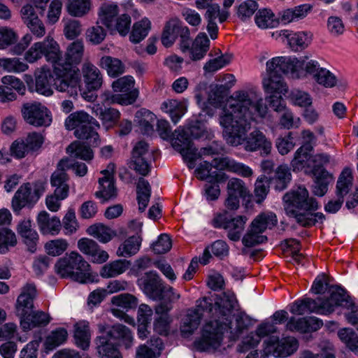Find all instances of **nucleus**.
<instances>
[{
    "mask_svg": "<svg viewBox=\"0 0 358 358\" xmlns=\"http://www.w3.org/2000/svg\"><path fill=\"white\" fill-rule=\"evenodd\" d=\"M267 110L262 97L254 89L234 92L219 118L227 143L231 146L243 145L247 152L261 150L262 155H268L272 143L261 131L254 130L245 136L252 121L257 116L264 117Z\"/></svg>",
    "mask_w": 358,
    "mask_h": 358,
    "instance_id": "obj_1",
    "label": "nucleus"
},
{
    "mask_svg": "<svg viewBox=\"0 0 358 358\" xmlns=\"http://www.w3.org/2000/svg\"><path fill=\"white\" fill-rule=\"evenodd\" d=\"M236 303L237 301L235 299L231 315L227 320L221 317L206 324L201 338L194 343L196 350L206 351L210 349H217L220 346L225 332H229L230 338L236 340L243 330L247 329L249 322L247 315L243 313L236 315L234 313Z\"/></svg>",
    "mask_w": 358,
    "mask_h": 358,
    "instance_id": "obj_2",
    "label": "nucleus"
},
{
    "mask_svg": "<svg viewBox=\"0 0 358 358\" xmlns=\"http://www.w3.org/2000/svg\"><path fill=\"white\" fill-rule=\"evenodd\" d=\"M234 302L235 296L225 293L222 294L215 303L210 297L204 296L199 299L196 302V307L187 311L180 327L182 335L186 337L192 334L199 326L204 313H207L210 317L208 322L221 317L227 320L231 315Z\"/></svg>",
    "mask_w": 358,
    "mask_h": 358,
    "instance_id": "obj_3",
    "label": "nucleus"
},
{
    "mask_svg": "<svg viewBox=\"0 0 358 358\" xmlns=\"http://www.w3.org/2000/svg\"><path fill=\"white\" fill-rule=\"evenodd\" d=\"M284 207L287 215L294 217L303 227L314 225L313 210L317 209L316 200L309 196L306 187L299 186L287 192L283 196Z\"/></svg>",
    "mask_w": 358,
    "mask_h": 358,
    "instance_id": "obj_4",
    "label": "nucleus"
},
{
    "mask_svg": "<svg viewBox=\"0 0 358 358\" xmlns=\"http://www.w3.org/2000/svg\"><path fill=\"white\" fill-rule=\"evenodd\" d=\"M296 60L297 57H275L267 61L266 77L262 80V86L266 94H285L288 92V86L278 72L288 74L292 78L298 79L294 76Z\"/></svg>",
    "mask_w": 358,
    "mask_h": 358,
    "instance_id": "obj_5",
    "label": "nucleus"
},
{
    "mask_svg": "<svg viewBox=\"0 0 358 358\" xmlns=\"http://www.w3.org/2000/svg\"><path fill=\"white\" fill-rule=\"evenodd\" d=\"M213 167L217 170L227 171L243 178H250L253 174L252 169L248 166L229 157H224L215 158L212 163L206 161L201 163L195 171L196 177L209 182H221L226 179L224 173H218L217 171H212Z\"/></svg>",
    "mask_w": 358,
    "mask_h": 358,
    "instance_id": "obj_6",
    "label": "nucleus"
},
{
    "mask_svg": "<svg viewBox=\"0 0 358 358\" xmlns=\"http://www.w3.org/2000/svg\"><path fill=\"white\" fill-rule=\"evenodd\" d=\"M90 268L83 256L74 251L59 258L55 265L56 273L62 278H70L81 283L92 281Z\"/></svg>",
    "mask_w": 358,
    "mask_h": 358,
    "instance_id": "obj_7",
    "label": "nucleus"
},
{
    "mask_svg": "<svg viewBox=\"0 0 358 358\" xmlns=\"http://www.w3.org/2000/svg\"><path fill=\"white\" fill-rule=\"evenodd\" d=\"M294 76L299 79L311 77L318 85L327 88L336 85L337 78L329 70L321 67L316 60L309 59L308 56L297 58L295 62Z\"/></svg>",
    "mask_w": 358,
    "mask_h": 358,
    "instance_id": "obj_8",
    "label": "nucleus"
},
{
    "mask_svg": "<svg viewBox=\"0 0 358 358\" xmlns=\"http://www.w3.org/2000/svg\"><path fill=\"white\" fill-rule=\"evenodd\" d=\"M65 127L74 130V135L80 139H85L92 145H97L99 136L96 131L99 129V122L83 110L71 113L65 120Z\"/></svg>",
    "mask_w": 358,
    "mask_h": 358,
    "instance_id": "obj_9",
    "label": "nucleus"
},
{
    "mask_svg": "<svg viewBox=\"0 0 358 358\" xmlns=\"http://www.w3.org/2000/svg\"><path fill=\"white\" fill-rule=\"evenodd\" d=\"M172 146L180 152L183 158L194 162L203 155H218L223 151L222 148L214 147L213 145L201 148L199 151L194 147L187 131L179 127L172 134Z\"/></svg>",
    "mask_w": 358,
    "mask_h": 358,
    "instance_id": "obj_10",
    "label": "nucleus"
},
{
    "mask_svg": "<svg viewBox=\"0 0 358 358\" xmlns=\"http://www.w3.org/2000/svg\"><path fill=\"white\" fill-rule=\"evenodd\" d=\"M278 220L275 213L264 212L258 215L250 224L246 234L242 238L243 244L247 248L262 244L267 241L263 235L267 229H271L277 224Z\"/></svg>",
    "mask_w": 358,
    "mask_h": 358,
    "instance_id": "obj_11",
    "label": "nucleus"
},
{
    "mask_svg": "<svg viewBox=\"0 0 358 358\" xmlns=\"http://www.w3.org/2000/svg\"><path fill=\"white\" fill-rule=\"evenodd\" d=\"M311 152L310 145H301L296 151L291 162V166L294 171L303 170L306 173H312L318 168L329 162V155L324 153L313 155Z\"/></svg>",
    "mask_w": 358,
    "mask_h": 358,
    "instance_id": "obj_12",
    "label": "nucleus"
},
{
    "mask_svg": "<svg viewBox=\"0 0 358 358\" xmlns=\"http://www.w3.org/2000/svg\"><path fill=\"white\" fill-rule=\"evenodd\" d=\"M178 36L180 40V50L185 52L188 50L191 43L189 29L185 26L179 18H170L164 24L161 36L162 43L166 48H169Z\"/></svg>",
    "mask_w": 358,
    "mask_h": 358,
    "instance_id": "obj_13",
    "label": "nucleus"
},
{
    "mask_svg": "<svg viewBox=\"0 0 358 358\" xmlns=\"http://www.w3.org/2000/svg\"><path fill=\"white\" fill-rule=\"evenodd\" d=\"M60 56L58 43L52 37L47 36L43 41L34 43L24 53V57L27 62L32 64L44 57L55 69V62Z\"/></svg>",
    "mask_w": 358,
    "mask_h": 358,
    "instance_id": "obj_14",
    "label": "nucleus"
},
{
    "mask_svg": "<svg viewBox=\"0 0 358 358\" xmlns=\"http://www.w3.org/2000/svg\"><path fill=\"white\" fill-rule=\"evenodd\" d=\"M44 187L41 184L29 182L22 185L12 199L13 210L19 213L27 206H33L44 192Z\"/></svg>",
    "mask_w": 358,
    "mask_h": 358,
    "instance_id": "obj_15",
    "label": "nucleus"
},
{
    "mask_svg": "<svg viewBox=\"0 0 358 358\" xmlns=\"http://www.w3.org/2000/svg\"><path fill=\"white\" fill-rule=\"evenodd\" d=\"M24 121L32 126L48 127L52 122V114L49 109L40 102L25 103L21 108Z\"/></svg>",
    "mask_w": 358,
    "mask_h": 358,
    "instance_id": "obj_16",
    "label": "nucleus"
},
{
    "mask_svg": "<svg viewBox=\"0 0 358 358\" xmlns=\"http://www.w3.org/2000/svg\"><path fill=\"white\" fill-rule=\"evenodd\" d=\"M85 52L84 43L80 40H77L69 45L65 52L64 58L62 52L59 59L55 64V71L58 74L68 73L71 69H76L73 66L80 64L83 59Z\"/></svg>",
    "mask_w": 358,
    "mask_h": 358,
    "instance_id": "obj_17",
    "label": "nucleus"
},
{
    "mask_svg": "<svg viewBox=\"0 0 358 358\" xmlns=\"http://www.w3.org/2000/svg\"><path fill=\"white\" fill-rule=\"evenodd\" d=\"M101 336L106 337L108 340L119 346H124L126 349L130 348L133 345L134 337L130 329L122 324H115L109 327L106 323L97 324Z\"/></svg>",
    "mask_w": 358,
    "mask_h": 358,
    "instance_id": "obj_18",
    "label": "nucleus"
},
{
    "mask_svg": "<svg viewBox=\"0 0 358 358\" xmlns=\"http://www.w3.org/2000/svg\"><path fill=\"white\" fill-rule=\"evenodd\" d=\"M330 296L324 300L317 298V300L310 298L295 301L290 308V312L296 315H303L306 313H315L327 315L334 311L335 305Z\"/></svg>",
    "mask_w": 358,
    "mask_h": 358,
    "instance_id": "obj_19",
    "label": "nucleus"
},
{
    "mask_svg": "<svg viewBox=\"0 0 358 358\" xmlns=\"http://www.w3.org/2000/svg\"><path fill=\"white\" fill-rule=\"evenodd\" d=\"M148 144L143 141L134 146L129 162V167L143 176L150 171L151 155L148 152Z\"/></svg>",
    "mask_w": 358,
    "mask_h": 358,
    "instance_id": "obj_20",
    "label": "nucleus"
},
{
    "mask_svg": "<svg viewBox=\"0 0 358 358\" xmlns=\"http://www.w3.org/2000/svg\"><path fill=\"white\" fill-rule=\"evenodd\" d=\"M329 292L330 299L334 301L335 308L343 307L350 312L345 314L348 322L358 331V306H355L351 298L346 294L344 289L340 287H332Z\"/></svg>",
    "mask_w": 358,
    "mask_h": 358,
    "instance_id": "obj_21",
    "label": "nucleus"
},
{
    "mask_svg": "<svg viewBox=\"0 0 358 358\" xmlns=\"http://www.w3.org/2000/svg\"><path fill=\"white\" fill-rule=\"evenodd\" d=\"M138 284L143 292L150 299L162 300L164 285L155 271L147 272L138 280Z\"/></svg>",
    "mask_w": 358,
    "mask_h": 358,
    "instance_id": "obj_22",
    "label": "nucleus"
},
{
    "mask_svg": "<svg viewBox=\"0 0 358 358\" xmlns=\"http://www.w3.org/2000/svg\"><path fill=\"white\" fill-rule=\"evenodd\" d=\"M1 83L3 85H0V102L15 101L17 96L13 90L22 96L25 94L26 87L20 78L13 76H6L1 78Z\"/></svg>",
    "mask_w": 358,
    "mask_h": 358,
    "instance_id": "obj_23",
    "label": "nucleus"
},
{
    "mask_svg": "<svg viewBox=\"0 0 358 358\" xmlns=\"http://www.w3.org/2000/svg\"><path fill=\"white\" fill-rule=\"evenodd\" d=\"M115 169V164L111 163L108 165L106 169L101 172L103 177L99 180V189L95 195L97 198L102 199L103 201L115 198L117 195L113 178Z\"/></svg>",
    "mask_w": 358,
    "mask_h": 358,
    "instance_id": "obj_24",
    "label": "nucleus"
},
{
    "mask_svg": "<svg viewBox=\"0 0 358 358\" xmlns=\"http://www.w3.org/2000/svg\"><path fill=\"white\" fill-rule=\"evenodd\" d=\"M70 165L68 159H61L58 163L57 169L51 176V185L55 187L56 194L59 195L62 199H66L69 194V187L67 184L69 177L65 171L68 170V166Z\"/></svg>",
    "mask_w": 358,
    "mask_h": 358,
    "instance_id": "obj_25",
    "label": "nucleus"
},
{
    "mask_svg": "<svg viewBox=\"0 0 358 358\" xmlns=\"http://www.w3.org/2000/svg\"><path fill=\"white\" fill-rule=\"evenodd\" d=\"M36 296V286L34 284L27 283L22 288L20 294L18 296L15 310L17 316L20 320L29 313H31L34 308V299Z\"/></svg>",
    "mask_w": 358,
    "mask_h": 358,
    "instance_id": "obj_26",
    "label": "nucleus"
},
{
    "mask_svg": "<svg viewBox=\"0 0 358 358\" xmlns=\"http://www.w3.org/2000/svg\"><path fill=\"white\" fill-rule=\"evenodd\" d=\"M78 69H71L64 75L57 73L53 69L56 78L54 80V85L57 91L68 92L71 95L76 94V88L78 85Z\"/></svg>",
    "mask_w": 358,
    "mask_h": 358,
    "instance_id": "obj_27",
    "label": "nucleus"
},
{
    "mask_svg": "<svg viewBox=\"0 0 358 358\" xmlns=\"http://www.w3.org/2000/svg\"><path fill=\"white\" fill-rule=\"evenodd\" d=\"M37 224L43 234L57 235L61 229L62 223L57 216H50L45 210L41 211L36 218Z\"/></svg>",
    "mask_w": 358,
    "mask_h": 358,
    "instance_id": "obj_28",
    "label": "nucleus"
},
{
    "mask_svg": "<svg viewBox=\"0 0 358 358\" xmlns=\"http://www.w3.org/2000/svg\"><path fill=\"white\" fill-rule=\"evenodd\" d=\"M35 90L40 94L49 96L53 94L51 87L52 78V72L49 68L43 66L35 71Z\"/></svg>",
    "mask_w": 358,
    "mask_h": 358,
    "instance_id": "obj_29",
    "label": "nucleus"
},
{
    "mask_svg": "<svg viewBox=\"0 0 358 358\" xmlns=\"http://www.w3.org/2000/svg\"><path fill=\"white\" fill-rule=\"evenodd\" d=\"M84 82L89 90L99 89L103 83L102 75L99 69L90 62H85L82 66Z\"/></svg>",
    "mask_w": 358,
    "mask_h": 358,
    "instance_id": "obj_30",
    "label": "nucleus"
},
{
    "mask_svg": "<svg viewBox=\"0 0 358 358\" xmlns=\"http://www.w3.org/2000/svg\"><path fill=\"white\" fill-rule=\"evenodd\" d=\"M185 100L167 99L161 105V110L168 113L174 124H176L187 111Z\"/></svg>",
    "mask_w": 358,
    "mask_h": 358,
    "instance_id": "obj_31",
    "label": "nucleus"
},
{
    "mask_svg": "<svg viewBox=\"0 0 358 358\" xmlns=\"http://www.w3.org/2000/svg\"><path fill=\"white\" fill-rule=\"evenodd\" d=\"M17 231L28 246L29 250L34 252L36 250L38 235L32 228L31 220L24 219L20 222L17 227Z\"/></svg>",
    "mask_w": 358,
    "mask_h": 358,
    "instance_id": "obj_32",
    "label": "nucleus"
},
{
    "mask_svg": "<svg viewBox=\"0 0 358 358\" xmlns=\"http://www.w3.org/2000/svg\"><path fill=\"white\" fill-rule=\"evenodd\" d=\"M73 339L75 345L86 350L89 348L91 340V331L89 322L80 321L75 324L73 330Z\"/></svg>",
    "mask_w": 358,
    "mask_h": 358,
    "instance_id": "obj_33",
    "label": "nucleus"
},
{
    "mask_svg": "<svg viewBox=\"0 0 358 358\" xmlns=\"http://www.w3.org/2000/svg\"><path fill=\"white\" fill-rule=\"evenodd\" d=\"M96 350L100 358H122L117 345L108 340L103 336H98L95 339Z\"/></svg>",
    "mask_w": 358,
    "mask_h": 358,
    "instance_id": "obj_34",
    "label": "nucleus"
},
{
    "mask_svg": "<svg viewBox=\"0 0 358 358\" xmlns=\"http://www.w3.org/2000/svg\"><path fill=\"white\" fill-rule=\"evenodd\" d=\"M315 173L311 174L315 177L313 192L317 196H322L326 194L328 189V185L332 181V177L327 171L322 167L317 169Z\"/></svg>",
    "mask_w": 358,
    "mask_h": 358,
    "instance_id": "obj_35",
    "label": "nucleus"
},
{
    "mask_svg": "<svg viewBox=\"0 0 358 358\" xmlns=\"http://www.w3.org/2000/svg\"><path fill=\"white\" fill-rule=\"evenodd\" d=\"M291 180L292 173L289 167L287 164H281L275 170L271 183L275 190L282 191L288 187Z\"/></svg>",
    "mask_w": 358,
    "mask_h": 358,
    "instance_id": "obj_36",
    "label": "nucleus"
},
{
    "mask_svg": "<svg viewBox=\"0 0 358 358\" xmlns=\"http://www.w3.org/2000/svg\"><path fill=\"white\" fill-rule=\"evenodd\" d=\"M50 322L49 315L43 312L37 311L29 313L20 320V325L23 330H30L34 327L45 326Z\"/></svg>",
    "mask_w": 358,
    "mask_h": 358,
    "instance_id": "obj_37",
    "label": "nucleus"
},
{
    "mask_svg": "<svg viewBox=\"0 0 358 358\" xmlns=\"http://www.w3.org/2000/svg\"><path fill=\"white\" fill-rule=\"evenodd\" d=\"M138 91L134 90L125 94H113L109 91H106L101 94L102 103L104 105L120 103L121 105L131 104L136 100Z\"/></svg>",
    "mask_w": 358,
    "mask_h": 358,
    "instance_id": "obj_38",
    "label": "nucleus"
},
{
    "mask_svg": "<svg viewBox=\"0 0 358 358\" xmlns=\"http://www.w3.org/2000/svg\"><path fill=\"white\" fill-rule=\"evenodd\" d=\"M209 49V39L206 34L200 33L194 39L191 48H189L192 60H200L206 55Z\"/></svg>",
    "mask_w": 358,
    "mask_h": 358,
    "instance_id": "obj_39",
    "label": "nucleus"
},
{
    "mask_svg": "<svg viewBox=\"0 0 358 358\" xmlns=\"http://www.w3.org/2000/svg\"><path fill=\"white\" fill-rule=\"evenodd\" d=\"M247 220V217L243 215H238L229 220V222L225 227L229 240L236 242L241 239Z\"/></svg>",
    "mask_w": 358,
    "mask_h": 358,
    "instance_id": "obj_40",
    "label": "nucleus"
},
{
    "mask_svg": "<svg viewBox=\"0 0 358 358\" xmlns=\"http://www.w3.org/2000/svg\"><path fill=\"white\" fill-rule=\"evenodd\" d=\"M279 35L285 36L287 38L291 48L294 51H299L306 48L311 41V36L303 31L289 34L288 31L282 30Z\"/></svg>",
    "mask_w": 358,
    "mask_h": 358,
    "instance_id": "obj_41",
    "label": "nucleus"
},
{
    "mask_svg": "<svg viewBox=\"0 0 358 358\" xmlns=\"http://www.w3.org/2000/svg\"><path fill=\"white\" fill-rule=\"evenodd\" d=\"M118 6L114 3L106 2L101 5L99 9V19L108 29L113 26V22L117 17Z\"/></svg>",
    "mask_w": 358,
    "mask_h": 358,
    "instance_id": "obj_42",
    "label": "nucleus"
},
{
    "mask_svg": "<svg viewBox=\"0 0 358 358\" xmlns=\"http://www.w3.org/2000/svg\"><path fill=\"white\" fill-rule=\"evenodd\" d=\"M129 266V262L126 259L115 260L105 264L102 267L100 274L103 278H113L125 272Z\"/></svg>",
    "mask_w": 358,
    "mask_h": 358,
    "instance_id": "obj_43",
    "label": "nucleus"
},
{
    "mask_svg": "<svg viewBox=\"0 0 358 358\" xmlns=\"http://www.w3.org/2000/svg\"><path fill=\"white\" fill-rule=\"evenodd\" d=\"M87 232L103 243H108L116 236V233L113 229L101 223L89 227Z\"/></svg>",
    "mask_w": 358,
    "mask_h": 358,
    "instance_id": "obj_44",
    "label": "nucleus"
},
{
    "mask_svg": "<svg viewBox=\"0 0 358 358\" xmlns=\"http://www.w3.org/2000/svg\"><path fill=\"white\" fill-rule=\"evenodd\" d=\"M66 7L70 15L81 17L90 11L92 0H67Z\"/></svg>",
    "mask_w": 358,
    "mask_h": 358,
    "instance_id": "obj_45",
    "label": "nucleus"
},
{
    "mask_svg": "<svg viewBox=\"0 0 358 358\" xmlns=\"http://www.w3.org/2000/svg\"><path fill=\"white\" fill-rule=\"evenodd\" d=\"M99 65L105 69L111 77H117L124 72V65L122 61L110 56L102 57Z\"/></svg>",
    "mask_w": 358,
    "mask_h": 358,
    "instance_id": "obj_46",
    "label": "nucleus"
},
{
    "mask_svg": "<svg viewBox=\"0 0 358 358\" xmlns=\"http://www.w3.org/2000/svg\"><path fill=\"white\" fill-rule=\"evenodd\" d=\"M141 244L140 236H131L122 243L117 250V255L119 257H130L138 252Z\"/></svg>",
    "mask_w": 358,
    "mask_h": 358,
    "instance_id": "obj_47",
    "label": "nucleus"
},
{
    "mask_svg": "<svg viewBox=\"0 0 358 358\" xmlns=\"http://www.w3.org/2000/svg\"><path fill=\"white\" fill-rule=\"evenodd\" d=\"M66 152L70 155L71 157L80 158L85 161L91 160L93 158L92 149L78 141H74L71 143L67 147Z\"/></svg>",
    "mask_w": 358,
    "mask_h": 358,
    "instance_id": "obj_48",
    "label": "nucleus"
},
{
    "mask_svg": "<svg viewBox=\"0 0 358 358\" xmlns=\"http://www.w3.org/2000/svg\"><path fill=\"white\" fill-rule=\"evenodd\" d=\"M151 193L149 182L143 178H139L137 183V199L139 210L143 212L147 207Z\"/></svg>",
    "mask_w": 358,
    "mask_h": 358,
    "instance_id": "obj_49",
    "label": "nucleus"
},
{
    "mask_svg": "<svg viewBox=\"0 0 358 358\" xmlns=\"http://www.w3.org/2000/svg\"><path fill=\"white\" fill-rule=\"evenodd\" d=\"M255 23L261 29H267L277 26L278 20L271 10L263 9L257 13Z\"/></svg>",
    "mask_w": 358,
    "mask_h": 358,
    "instance_id": "obj_50",
    "label": "nucleus"
},
{
    "mask_svg": "<svg viewBox=\"0 0 358 358\" xmlns=\"http://www.w3.org/2000/svg\"><path fill=\"white\" fill-rule=\"evenodd\" d=\"M150 27V21L146 17L134 23L130 36L131 41L136 43H139L148 35Z\"/></svg>",
    "mask_w": 358,
    "mask_h": 358,
    "instance_id": "obj_51",
    "label": "nucleus"
},
{
    "mask_svg": "<svg viewBox=\"0 0 358 358\" xmlns=\"http://www.w3.org/2000/svg\"><path fill=\"white\" fill-rule=\"evenodd\" d=\"M28 68V64L21 61L19 58L13 57L0 59V69L8 72H24L27 71Z\"/></svg>",
    "mask_w": 358,
    "mask_h": 358,
    "instance_id": "obj_52",
    "label": "nucleus"
},
{
    "mask_svg": "<svg viewBox=\"0 0 358 358\" xmlns=\"http://www.w3.org/2000/svg\"><path fill=\"white\" fill-rule=\"evenodd\" d=\"M352 176L350 169H345L340 175L337 185V196L343 197L346 195L352 186Z\"/></svg>",
    "mask_w": 358,
    "mask_h": 358,
    "instance_id": "obj_53",
    "label": "nucleus"
},
{
    "mask_svg": "<svg viewBox=\"0 0 358 358\" xmlns=\"http://www.w3.org/2000/svg\"><path fill=\"white\" fill-rule=\"evenodd\" d=\"M290 101L296 106L308 108L312 105L313 99L310 94L299 89H293L289 96Z\"/></svg>",
    "mask_w": 358,
    "mask_h": 358,
    "instance_id": "obj_54",
    "label": "nucleus"
},
{
    "mask_svg": "<svg viewBox=\"0 0 358 358\" xmlns=\"http://www.w3.org/2000/svg\"><path fill=\"white\" fill-rule=\"evenodd\" d=\"M338 336L352 352L358 355V336L352 329H340Z\"/></svg>",
    "mask_w": 358,
    "mask_h": 358,
    "instance_id": "obj_55",
    "label": "nucleus"
},
{
    "mask_svg": "<svg viewBox=\"0 0 358 358\" xmlns=\"http://www.w3.org/2000/svg\"><path fill=\"white\" fill-rule=\"evenodd\" d=\"M69 243L66 239L57 238L48 241L45 244L46 252L52 257L59 256L68 248Z\"/></svg>",
    "mask_w": 358,
    "mask_h": 358,
    "instance_id": "obj_56",
    "label": "nucleus"
},
{
    "mask_svg": "<svg viewBox=\"0 0 358 358\" xmlns=\"http://www.w3.org/2000/svg\"><path fill=\"white\" fill-rule=\"evenodd\" d=\"M68 333L65 329L59 328L47 337L45 341L46 348L49 350H52L56 347L63 344L67 338Z\"/></svg>",
    "mask_w": 358,
    "mask_h": 358,
    "instance_id": "obj_57",
    "label": "nucleus"
},
{
    "mask_svg": "<svg viewBox=\"0 0 358 358\" xmlns=\"http://www.w3.org/2000/svg\"><path fill=\"white\" fill-rule=\"evenodd\" d=\"M231 60V57L230 55H222L207 62L203 66V70L206 73H214L227 66Z\"/></svg>",
    "mask_w": 358,
    "mask_h": 358,
    "instance_id": "obj_58",
    "label": "nucleus"
},
{
    "mask_svg": "<svg viewBox=\"0 0 358 358\" xmlns=\"http://www.w3.org/2000/svg\"><path fill=\"white\" fill-rule=\"evenodd\" d=\"M17 243V238L15 233L8 229H0V252L5 253L9 247H13Z\"/></svg>",
    "mask_w": 358,
    "mask_h": 358,
    "instance_id": "obj_59",
    "label": "nucleus"
},
{
    "mask_svg": "<svg viewBox=\"0 0 358 358\" xmlns=\"http://www.w3.org/2000/svg\"><path fill=\"white\" fill-rule=\"evenodd\" d=\"M18 36L13 29L8 27H0V50H4L15 44Z\"/></svg>",
    "mask_w": 358,
    "mask_h": 358,
    "instance_id": "obj_60",
    "label": "nucleus"
},
{
    "mask_svg": "<svg viewBox=\"0 0 358 358\" xmlns=\"http://www.w3.org/2000/svg\"><path fill=\"white\" fill-rule=\"evenodd\" d=\"M298 348V341L294 337H286L279 341V352L277 355L280 357H285L296 351Z\"/></svg>",
    "mask_w": 358,
    "mask_h": 358,
    "instance_id": "obj_61",
    "label": "nucleus"
},
{
    "mask_svg": "<svg viewBox=\"0 0 358 358\" xmlns=\"http://www.w3.org/2000/svg\"><path fill=\"white\" fill-rule=\"evenodd\" d=\"M131 26V17L127 14L120 15L113 22V26L109 27L111 31H117L120 35L125 36L129 33Z\"/></svg>",
    "mask_w": 358,
    "mask_h": 358,
    "instance_id": "obj_62",
    "label": "nucleus"
},
{
    "mask_svg": "<svg viewBox=\"0 0 358 358\" xmlns=\"http://www.w3.org/2000/svg\"><path fill=\"white\" fill-rule=\"evenodd\" d=\"M248 188L242 180L233 178L228 181L227 193L245 198L248 194Z\"/></svg>",
    "mask_w": 358,
    "mask_h": 358,
    "instance_id": "obj_63",
    "label": "nucleus"
},
{
    "mask_svg": "<svg viewBox=\"0 0 358 358\" xmlns=\"http://www.w3.org/2000/svg\"><path fill=\"white\" fill-rule=\"evenodd\" d=\"M99 117L103 124L108 129L113 127L118 122L120 113L117 109L110 108L102 110Z\"/></svg>",
    "mask_w": 358,
    "mask_h": 358,
    "instance_id": "obj_64",
    "label": "nucleus"
}]
</instances>
